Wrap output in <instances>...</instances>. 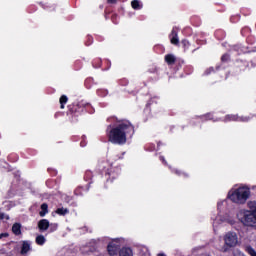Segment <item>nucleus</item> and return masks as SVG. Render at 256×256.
I'll return each instance as SVG.
<instances>
[{"label": "nucleus", "instance_id": "f3484780", "mask_svg": "<svg viewBox=\"0 0 256 256\" xmlns=\"http://www.w3.org/2000/svg\"><path fill=\"white\" fill-rule=\"evenodd\" d=\"M57 215H67L69 213V209L67 208H58L56 210Z\"/></svg>", "mask_w": 256, "mask_h": 256}, {"label": "nucleus", "instance_id": "cd10ccee", "mask_svg": "<svg viewBox=\"0 0 256 256\" xmlns=\"http://www.w3.org/2000/svg\"><path fill=\"white\" fill-rule=\"evenodd\" d=\"M225 59V55H222L221 60L223 61Z\"/></svg>", "mask_w": 256, "mask_h": 256}, {"label": "nucleus", "instance_id": "20e7f679", "mask_svg": "<svg viewBox=\"0 0 256 256\" xmlns=\"http://www.w3.org/2000/svg\"><path fill=\"white\" fill-rule=\"evenodd\" d=\"M108 255L114 256L121 251V243L119 239L112 240L107 246Z\"/></svg>", "mask_w": 256, "mask_h": 256}, {"label": "nucleus", "instance_id": "1a4fd4ad", "mask_svg": "<svg viewBox=\"0 0 256 256\" xmlns=\"http://www.w3.org/2000/svg\"><path fill=\"white\" fill-rule=\"evenodd\" d=\"M225 210V206H223V201H219L218 202V211H219V214L216 218V221H221V223H223L224 219L222 218L221 215H223V211Z\"/></svg>", "mask_w": 256, "mask_h": 256}, {"label": "nucleus", "instance_id": "412c9836", "mask_svg": "<svg viewBox=\"0 0 256 256\" xmlns=\"http://www.w3.org/2000/svg\"><path fill=\"white\" fill-rule=\"evenodd\" d=\"M234 256H245V254H243V252H241L240 250H235Z\"/></svg>", "mask_w": 256, "mask_h": 256}, {"label": "nucleus", "instance_id": "6ab92c4d", "mask_svg": "<svg viewBox=\"0 0 256 256\" xmlns=\"http://www.w3.org/2000/svg\"><path fill=\"white\" fill-rule=\"evenodd\" d=\"M65 103H67V96L63 95L61 96L60 98V104H61V109H64L65 108Z\"/></svg>", "mask_w": 256, "mask_h": 256}, {"label": "nucleus", "instance_id": "ddd939ff", "mask_svg": "<svg viewBox=\"0 0 256 256\" xmlns=\"http://www.w3.org/2000/svg\"><path fill=\"white\" fill-rule=\"evenodd\" d=\"M49 213V206L47 203H43L41 205V211L39 212L40 217H45V215Z\"/></svg>", "mask_w": 256, "mask_h": 256}, {"label": "nucleus", "instance_id": "0eeeda50", "mask_svg": "<svg viewBox=\"0 0 256 256\" xmlns=\"http://www.w3.org/2000/svg\"><path fill=\"white\" fill-rule=\"evenodd\" d=\"M31 251V241H22L21 255H27Z\"/></svg>", "mask_w": 256, "mask_h": 256}, {"label": "nucleus", "instance_id": "b1692460", "mask_svg": "<svg viewBox=\"0 0 256 256\" xmlns=\"http://www.w3.org/2000/svg\"><path fill=\"white\" fill-rule=\"evenodd\" d=\"M0 219H9V216L5 214H0Z\"/></svg>", "mask_w": 256, "mask_h": 256}, {"label": "nucleus", "instance_id": "a878e982", "mask_svg": "<svg viewBox=\"0 0 256 256\" xmlns=\"http://www.w3.org/2000/svg\"><path fill=\"white\" fill-rule=\"evenodd\" d=\"M108 3H117V0H108Z\"/></svg>", "mask_w": 256, "mask_h": 256}, {"label": "nucleus", "instance_id": "5701e85b", "mask_svg": "<svg viewBox=\"0 0 256 256\" xmlns=\"http://www.w3.org/2000/svg\"><path fill=\"white\" fill-rule=\"evenodd\" d=\"M3 237H9V233H1L0 239H3Z\"/></svg>", "mask_w": 256, "mask_h": 256}, {"label": "nucleus", "instance_id": "39448f33", "mask_svg": "<svg viewBox=\"0 0 256 256\" xmlns=\"http://www.w3.org/2000/svg\"><path fill=\"white\" fill-rule=\"evenodd\" d=\"M225 243L228 247H235L238 243L237 234L235 232L226 234Z\"/></svg>", "mask_w": 256, "mask_h": 256}, {"label": "nucleus", "instance_id": "9d476101", "mask_svg": "<svg viewBox=\"0 0 256 256\" xmlns=\"http://www.w3.org/2000/svg\"><path fill=\"white\" fill-rule=\"evenodd\" d=\"M170 41H171L172 45L179 44V37L177 36V31H175V29H173L170 34Z\"/></svg>", "mask_w": 256, "mask_h": 256}, {"label": "nucleus", "instance_id": "4be33fe9", "mask_svg": "<svg viewBox=\"0 0 256 256\" xmlns=\"http://www.w3.org/2000/svg\"><path fill=\"white\" fill-rule=\"evenodd\" d=\"M182 45H184V47H189V41L182 40Z\"/></svg>", "mask_w": 256, "mask_h": 256}, {"label": "nucleus", "instance_id": "a211bd4d", "mask_svg": "<svg viewBox=\"0 0 256 256\" xmlns=\"http://www.w3.org/2000/svg\"><path fill=\"white\" fill-rule=\"evenodd\" d=\"M245 250L246 253L249 254L250 256H256V251L255 249H253V247L247 246Z\"/></svg>", "mask_w": 256, "mask_h": 256}, {"label": "nucleus", "instance_id": "423d86ee", "mask_svg": "<svg viewBox=\"0 0 256 256\" xmlns=\"http://www.w3.org/2000/svg\"><path fill=\"white\" fill-rule=\"evenodd\" d=\"M226 121H242L243 123H247V121H251L250 116H236V115H227Z\"/></svg>", "mask_w": 256, "mask_h": 256}, {"label": "nucleus", "instance_id": "393cba45", "mask_svg": "<svg viewBox=\"0 0 256 256\" xmlns=\"http://www.w3.org/2000/svg\"><path fill=\"white\" fill-rule=\"evenodd\" d=\"M212 71H213V68H209V69L206 71L207 75H209V73H211Z\"/></svg>", "mask_w": 256, "mask_h": 256}, {"label": "nucleus", "instance_id": "4468645a", "mask_svg": "<svg viewBox=\"0 0 256 256\" xmlns=\"http://www.w3.org/2000/svg\"><path fill=\"white\" fill-rule=\"evenodd\" d=\"M12 233H14V235H21V224L15 223L12 226Z\"/></svg>", "mask_w": 256, "mask_h": 256}, {"label": "nucleus", "instance_id": "9b49d317", "mask_svg": "<svg viewBox=\"0 0 256 256\" xmlns=\"http://www.w3.org/2000/svg\"><path fill=\"white\" fill-rule=\"evenodd\" d=\"M131 7H132V9L139 11V10L143 9V3H141V1H139V0H133L131 2Z\"/></svg>", "mask_w": 256, "mask_h": 256}, {"label": "nucleus", "instance_id": "6e6552de", "mask_svg": "<svg viewBox=\"0 0 256 256\" xmlns=\"http://www.w3.org/2000/svg\"><path fill=\"white\" fill-rule=\"evenodd\" d=\"M49 220L42 219L38 222V227L40 231H47L49 229Z\"/></svg>", "mask_w": 256, "mask_h": 256}, {"label": "nucleus", "instance_id": "f03ea898", "mask_svg": "<svg viewBox=\"0 0 256 256\" xmlns=\"http://www.w3.org/2000/svg\"><path fill=\"white\" fill-rule=\"evenodd\" d=\"M247 209H240L237 213L238 220L245 227H256V202L249 201Z\"/></svg>", "mask_w": 256, "mask_h": 256}, {"label": "nucleus", "instance_id": "2eb2a0df", "mask_svg": "<svg viewBox=\"0 0 256 256\" xmlns=\"http://www.w3.org/2000/svg\"><path fill=\"white\" fill-rule=\"evenodd\" d=\"M165 61L168 63V65H173L175 63V56L172 54H168L165 56Z\"/></svg>", "mask_w": 256, "mask_h": 256}, {"label": "nucleus", "instance_id": "f257e3e1", "mask_svg": "<svg viewBox=\"0 0 256 256\" xmlns=\"http://www.w3.org/2000/svg\"><path fill=\"white\" fill-rule=\"evenodd\" d=\"M135 128L127 120H120L114 128L108 132V139L114 145H125L127 139L133 137Z\"/></svg>", "mask_w": 256, "mask_h": 256}, {"label": "nucleus", "instance_id": "dca6fc26", "mask_svg": "<svg viewBox=\"0 0 256 256\" xmlns=\"http://www.w3.org/2000/svg\"><path fill=\"white\" fill-rule=\"evenodd\" d=\"M45 241H47V240L45 239V236H43V235H38L36 237L37 245H45Z\"/></svg>", "mask_w": 256, "mask_h": 256}, {"label": "nucleus", "instance_id": "c85d7f7f", "mask_svg": "<svg viewBox=\"0 0 256 256\" xmlns=\"http://www.w3.org/2000/svg\"><path fill=\"white\" fill-rule=\"evenodd\" d=\"M161 160L165 162V159L163 157H161Z\"/></svg>", "mask_w": 256, "mask_h": 256}, {"label": "nucleus", "instance_id": "bb28decb", "mask_svg": "<svg viewBox=\"0 0 256 256\" xmlns=\"http://www.w3.org/2000/svg\"><path fill=\"white\" fill-rule=\"evenodd\" d=\"M158 256H165V253H159Z\"/></svg>", "mask_w": 256, "mask_h": 256}, {"label": "nucleus", "instance_id": "aec40b11", "mask_svg": "<svg viewBox=\"0 0 256 256\" xmlns=\"http://www.w3.org/2000/svg\"><path fill=\"white\" fill-rule=\"evenodd\" d=\"M50 227V231L53 233V231H57V227H59V225L57 223H52L49 225Z\"/></svg>", "mask_w": 256, "mask_h": 256}, {"label": "nucleus", "instance_id": "f8f14e48", "mask_svg": "<svg viewBox=\"0 0 256 256\" xmlns=\"http://www.w3.org/2000/svg\"><path fill=\"white\" fill-rule=\"evenodd\" d=\"M119 256H133V250H131V248H122L119 252Z\"/></svg>", "mask_w": 256, "mask_h": 256}, {"label": "nucleus", "instance_id": "c756f323", "mask_svg": "<svg viewBox=\"0 0 256 256\" xmlns=\"http://www.w3.org/2000/svg\"><path fill=\"white\" fill-rule=\"evenodd\" d=\"M176 173L179 175V171L176 170Z\"/></svg>", "mask_w": 256, "mask_h": 256}, {"label": "nucleus", "instance_id": "7ed1b4c3", "mask_svg": "<svg viewBox=\"0 0 256 256\" xmlns=\"http://www.w3.org/2000/svg\"><path fill=\"white\" fill-rule=\"evenodd\" d=\"M228 199L236 205H245L251 197V188L247 185H241L238 188H232L227 195Z\"/></svg>", "mask_w": 256, "mask_h": 256}]
</instances>
